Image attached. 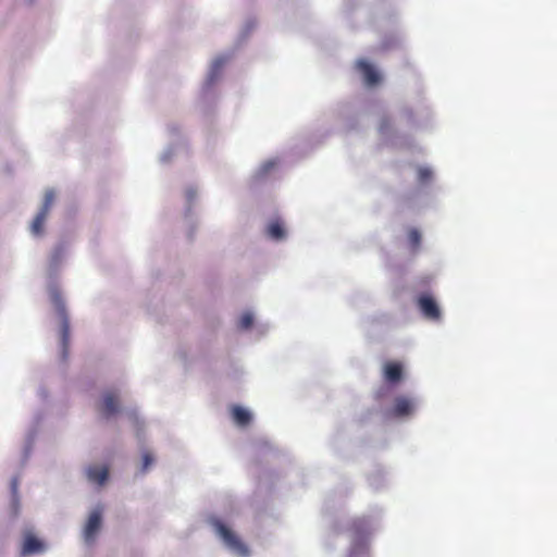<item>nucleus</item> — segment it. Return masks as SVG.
Masks as SVG:
<instances>
[{"instance_id":"1","label":"nucleus","mask_w":557,"mask_h":557,"mask_svg":"<svg viewBox=\"0 0 557 557\" xmlns=\"http://www.w3.org/2000/svg\"><path fill=\"white\" fill-rule=\"evenodd\" d=\"M71 244L66 239H60L49 251L46 264L47 290L51 306L58 315L60 325V356L62 360L67 357L70 338V321L65 300L59 288V276L69 258Z\"/></svg>"},{"instance_id":"2","label":"nucleus","mask_w":557,"mask_h":557,"mask_svg":"<svg viewBox=\"0 0 557 557\" xmlns=\"http://www.w3.org/2000/svg\"><path fill=\"white\" fill-rule=\"evenodd\" d=\"M98 414L112 421L125 412V392L115 386L104 388L96 404Z\"/></svg>"},{"instance_id":"3","label":"nucleus","mask_w":557,"mask_h":557,"mask_svg":"<svg viewBox=\"0 0 557 557\" xmlns=\"http://www.w3.org/2000/svg\"><path fill=\"white\" fill-rule=\"evenodd\" d=\"M104 505L97 504L88 512L82 525L81 539L86 547H94L103 529Z\"/></svg>"},{"instance_id":"4","label":"nucleus","mask_w":557,"mask_h":557,"mask_svg":"<svg viewBox=\"0 0 557 557\" xmlns=\"http://www.w3.org/2000/svg\"><path fill=\"white\" fill-rule=\"evenodd\" d=\"M55 194L52 189H47L44 195L42 203L40 205V208L33 219L29 232L33 237L41 238L45 235V223L48 219L49 212L54 203Z\"/></svg>"},{"instance_id":"5","label":"nucleus","mask_w":557,"mask_h":557,"mask_svg":"<svg viewBox=\"0 0 557 557\" xmlns=\"http://www.w3.org/2000/svg\"><path fill=\"white\" fill-rule=\"evenodd\" d=\"M214 525L218 535L223 540L224 544L230 549H232L233 552L237 553L240 556L248 555L247 546L231 529H228L224 523L220 521H216Z\"/></svg>"},{"instance_id":"6","label":"nucleus","mask_w":557,"mask_h":557,"mask_svg":"<svg viewBox=\"0 0 557 557\" xmlns=\"http://www.w3.org/2000/svg\"><path fill=\"white\" fill-rule=\"evenodd\" d=\"M84 474L90 484L99 488L104 486L108 482L110 471L109 467L106 465L91 463L85 467Z\"/></svg>"},{"instance_id":"7","label":"nucleus","mask_w":557,"mask_h":557,"mask_svg":"<svg viewBox=\"0 0 557 557\" xmlns=\"http://www.w3.org/2000/svg\"><path fill=\"white\" fill-rule=\"evenodd\" d=\"M417 305L425 319L432 321H437L441 319V309L431 295H420L417 299Z\"/></svg>"},{"instance_id":"8","label":"nucleus","mask_w":557,"mask_h":557,"mask_svg":"<svg viewBox=\"0 0 557 557\" xmlns=\"http://www.w3.org/2000/svg\"><path fill=\"white\" fill-rule=\"evenodd\" d=\"M40 421H41V416L39 413H36L33 418L30 425L28 426V429L26 431L24 444H23V458L24 459H27L32 453L34 443H35L36 437L39 432Z\"/></svg>"},{"instance_id":"9","label":"nucleus","mask_w":557,"mask_h":557,"mask_svg":"<svg viewBox=\"0 0 557 557\" xmlns=\"http://www.w3.org/2000/svg\"><path fill=\"white\" fill-rule=\"evenodd\" d=\"M416 409V403L412 398L400 395L394 399L391 414L393 417L403 418L410 416Z\"/></svg>"},{"instance_id":"10","label":"nucleus","mask_w":557,"mask_h":557,"mask_svg":"<svg viewBox=\"0 0 557 557\" xmlns=\"http://www.w3.org/2000/svg\"><path fill=\"white\" fill-rule=\"evenodd\" d=\"M383 377L389 384H398L404 377V366L400 361H386L383 366Z\"/></svg>"},{"instance_id":"11","label":"nucleus","mask_w":557,"mask_h":557,"mask_svg":"<svg viewBox=\"0 0 557 557\" xmlns=\"http://www.w3.org/2000/svg\"><path fill=\"white\" fill-rule=\"evenodd\" d=\"M357 69L363 76V81L368 86H374L380 83L381 76L379 72L367 61L360 60L357 62Z\"/></svg>"},{"instance_id":"12","label":"nucleus","mask_w":557,"mask_h":557,"mask_svg":"<svg viewBox=\"0 0 557 557\" xmlns=\"http://www.w3.org/2000/svg\"><path fill=\"white\" fill-rule=\"evenodd\" d=\"M227 61L228 58L226 55H219L213 60L208 76V84L211 85L219 78Z\"/></svg>"},{"instance_id":"13","label":"nucleus","mask_w":557,"mask_h":557,"mask_svg":"<svg viewBox=\"0 0 557 557\" xmlns=\"http://www.w3.org/2000/svg\"><path fill=\"white\" fill-rule=\"evenodd\" d=\"M232 418L236 424L246 426L251 421V413L240 406H234L232 408Z\"/></svg>"},{"instance_id":"14","label":"nucleus","mask_w":557,"mask_h":557,"mask_svg":"<svg viewBox=\"0 0 557 557\" xmlns=\"http://www.w3.org/2000/svg\"><path fill=\"white\" fill-rule=\"evenodd\" d=\"M41 546H42V544L38 539L29 535L24 541L23 554H25V555L36 554L41 550Z\"/></svg>"},{"instance_id":"15","label":"nucleus","mask_w":557,"mask_h":557,"mask_svg":"<svg viewBox=\"0 0 557 557\" xmlns=\"http://www.w3.org/2000/svg\"><path fill=\"white\" fill-rule=\"evenodd\" d=\"M18 487V481L16 478H13L11 481V493H12V499H11V510L13 515H17L20 509V497L17 493Z\"/></svg>"},{"instance_id":"16","label":"nucleus","mask_w":557,"mask_h":557,"mask_svg":"<svg viewBox=\"0 0 557 557\" xmlns=\"http://www.w3.org/2000/svg\"><path fill=\"white\" fill-rule=\"evenodd\" d=\"M268 234L274 239H282L285 235V231L280 221H273L268 226Z\"/></svg>"},{"instance_id":"17","label":"nucleus","mask_w":557,"mask_h":557,"mask_svg":"<svg viewBox=\"0 0 557 557\" xmlns=\"http://www.w3.org/2000/svg\"><path fill=\"white\" fill-rule=\"evenodd\" d=\"M408 242L412 251H417L421 245V234L417 228L408 231Z\"/></svg>"},{"instance_id":"18","label":"nucleus","mask_w":557,"mask_h":557,"mask_svg":"<svg viewBox=\"0 0 557 557\" xmlns=\"http://www.w3.org/2000/svg\"><path fill=\"white\" fill-rule=\"evenodd\" d=\"M252 322H253L252 314L249 312H245L244 314H242V317L238 320V326L242 330H248L252 325Z\"/></svg>"},{"instance_id":"19","label":"nucleus","mask_w":557,"mask_h":557,"mask_svg":"<svg viewBox=\"0 0 557 557\" xmlns=\"http://www.w3.org/2000/svg\"><path fill=\"white\" fill-rule=\"evenodd\" d=\"M154 462V457L151 453L145 451L141 455V471L149 469V467Z\"/></svg>"},{"instance_id":"20","label":"nucleus","mask_w":557,"mask_h":557,"mask_svg":"<svg viewBox=\"0 0 557 557\" xmlns=\"http://www.w3.org/2000/svg\"><path fill=\"white\" fill-rule=\"evenodd\" d=\"M431 176H432L431 170H429L426 168H421L419 170V178H420V181L425 182L429 178H431Z\"/></svg>"},{"instance_id":"21","label":"nucleus","mask_w":557,"mask_h":557,"mask_svg":"<svg viewBox=\"0 0 557 557\" xmlns=\"http://www.w3.org/2000/svg\"><path fill=\"white\" fill-rule=\"evenodd\" d=\"M391 121L388 117H383L380 122L379 129L381 133H384L389 127Z\"/></svg>"},{"instance_id":"22","label":"nucleus","mask_w":557,"mask_h":557,"mask_svg":"<svg viewBox=\"0 0 557 557\" xmlns=\"http://www.w3.org/2000/svg\"><path fill=\"white\" fill-rule=\"evenodd\" d=\"M38 396L42 399V400H46L48 398V391L45 388V387H39L38 389Z\"/></svg>"},{"instance_id":"23","label":"nucleus","mask_w":557,"mask_h":557,"mask_svg":"<svg viewBox=\"0 0 557 557\" xmlns=\"http://www.w3.org/2000/svg\"><path fill=\"white\" fill-rule=\"evenodd\" d=\"M273 166H274V162H268L267 164H264V172L269 171Z\"/></svg>"}]
</instances>
